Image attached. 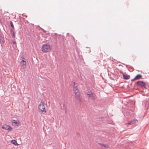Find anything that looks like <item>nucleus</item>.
<instances>
[{
    "mask_svg": "<svg viewBox=\"0 0 149 149\" xmlns=\"http://www.w3.org/2000/svg\"><path fill=\"white\" fill-rule=\"evenodd\" d=\"M72 85L73 87V91L75 94V99L77 101H80L81 98L78 86L74 82L72 83Z\"/></svg>",
    "mask_w": 149,
    "mask_h": 149,
    "instance_id": "nucleus-1",
    "label": "nucleus"
},
{
    "mask_svg": "<svg viewBox=\"0 0 149 149\" xmlns=\"http://www.w3.org/2000/svg\"><path fill=\"white\" fill-rule=\"evenodd\" d=\"M47 105L43 101H41L38 105L39 112L41 113H45L47 111Z\"/></svg>",
    "mask_w": 149,
    "mask_h": 149,
    "instance_id": "nucleus-2",
    "label": "nucleus"
},
{
    "mask_svg": "<svg viewBox=\"0 0 149 149\" xmlns=\"http://www.w3.org/2000/svg\"><path fill=\"white\" fill-rule=\"evenodd\" d=\"M52 50L51 46L49 44L46 43L42 45L41 50L43 53L50 52Z\"/></svg>",
    "mask_w": 149,
    "mask_h": 149,
    "instance_id": "nucleus-3",
    "label": "nucleus"
},
{
    "mask_svg": "<svg viewBox=\"0 0 149 149\" xmlns=\"http://www.w3.org/2000/svg\"><path fill=\"white\" fill-rule=\"evenodd\" d=\"M86 94L93 100H95V95L91 91L89 90H87L86 92Z\"/></svg>",
    "mask_w": 149,
    "mask_h": 149,
    "instance_id": "nucleus-4",
    "label": "nucleus"
},
{
    "mask_svg": "<svg viewBox=\"0 0 149 149\" xmlns=\"http://www.w3.org/2000/svg\"><path fill=\"white\" fill-rule=\"evenodd\" d=\"M2 128L5 130H7L8 132L11 131L13 130V129L11 127L6 124L3 125L2 127Z\"/></svg>",
    "mask_w": 149,
    "mask_h": 149,
    "instance_id": "nucleus-5",
    "label": "nucleus"
},
{
    "mask_svg": "<svg viewBox=\"0 0 149 149\" xmlns=\"http://www.w3.org/2000/svg\"><path fill=\"white\" fill-rule=\"evenodd\" d=\"M21 67L23 69H24L26 68V60L23 58L22 61L20 62Z\"/></svg>",
    "mask_w": 149,
    "mask_h": 149,
    "instance_id": "nucleus-6",
    "label": "nucleus"
},
{
    "mask_svg": "<svg viewBox=\"0 0 149 149\" xmlns=\"http://www.w3.org/2000/svg\"><path fill=\"white\" fill-rule=\"evenodd\" d=\"M11 122L13 124H14L15 125V126H18L20 124V122L18 120H11Z\"/></svg>",
    "mask_w": 149,
    "mask_h": 149,
    "instance_id": "nucleus-7",
    "label": "nucleus"
},
{
    "mask_svg": "<svg viewBox=\"0 0 149 149\" xmlns=\"http://www.w3.org/2000/svg\"><path fill=\"white\" fill-rule=\"evenodd\" d=\"M98 144L102 147H104L105 148H110L109 146L107 144H104L99 143H98Z\"/></svg>",
    "mask_w": 149,
    "mask_h": 149,
    "instance_id": "nucleus-8",
    "label": "nucleus"
},
{
    "mask_svg": "<svg viewBox=\"0 0 149 149\" xmlns=\"http://www.w3.org/2000/svg\"><path fill=\"white\" fill-rule=\"evenodd\" d=\"M137 83L138 85L141 86H144L145 85V83L142 81H139Z\"/></svg>",
    "mask_w": 149,
    "mask_h": 149,
    "instance_id": "nucleus-9",
    "label": "nucleus"
},
{
    "mask_svg": "<svg viewBox=\"0 0 149 149\" xmlns=\"http://www.w3.org/2000/svg\"><path fill=\"white\" fill-rule=\"evenodd\" d=\"M142 77V76L140 74H138L132 80V81H134L135 80H138L140 79Z\"/></svg>",
    "mask_w": 149,
    "mask_h": 149,
    "instance_id": "nucleus-10",
    "label": "nucleus"
},
{
    "mask_svg": "<svg viewBox=\"0 0 149 149\" xmlns=\"http://www.w3.org/2000/svg\"><path fill=\"white\" fill-rule=\"evenodd\" d=\"M123 78L125 79H128L130 78V76L128 75L123 74Z\"/></svg>",
    "mask_w": 149,
    "mask_h": 149,
    "instance_id": "nucleus-11",
    "label": "nucleus"
},
{
    "mask_svg": "<svg viewBox=\"0 0 149 149\" xmlns=\"http://www.w3.org/2000/svg\"><path fill=\"white\" fill-rule=\"evenodd\" d=\"M11 143L15 146H17L18 145V144L17 143V141L15 140H12L11 141Z\"/></svg>",
    "mask_w": 149,
    "mask_h": 149,
    "instance_id": "nucleus-12",
    "label": "nucleus"
},
{
    "mask_svg": "<svg viewBox=\"0 0 149 149\" xmlns=\"http://www.w3.org/2000/svg\"><path fill=\"white\" fill-rule=\"evenodd\" d=\"M1 42L3 43L4 42H5V39L3 37L0 36V42Z\"/></svg>",
    "mask_w": 149,
    "mask_h": 149,
    "instance_id": "nucleus-13",
    "label": "nucleus"
},
{
    "mask_svg": "<svg viewBox=\"0 0 149 149\" xmlns=\"http://www.w3.org/2000/svg\"><path fill=\"white\" fill-rule=\"evenodd\" d=\"M138 122L137 120H134V121H132L131 122H130L128 123V124H131V125L132 124H135V123L136 122Z\"/></svg>",
    "mask_w": 149,
    "mask_h": 149,
    "instance_id": "nucleus-14",
    "label": "nucleus"
},
{
    "mask_svg": "<svg viewBox=\"0 0 149 149\" xmlns=\"http://www.w3.org/2000/svg\"><path fill=\"white\" fill-rule=\"evenodd\" d=\"M10 25H11V27L13 28H14V26L13 24V23L12 22H11V23H10Z\"/></svg>",
    "mask_w": 149,
    "mask_h": 149,
    "instance_id": "nucleus-15",
    "label": "nucleus"
},
{
    "mask_svg": "<svg viewBox=\"0 0 149 149\" xmlns=\"http://www.w3.org/2000/svg\"><path fill=\"white\" fill-rule=\"evenodd\" d=\"M13 44H15V42H13Z\"/></svg>",
    "mask_w": 149,
    "mask_h": 149,
    "instance_id": "nucleus-16",
    "label": "nucleus"
}]
</instances>
